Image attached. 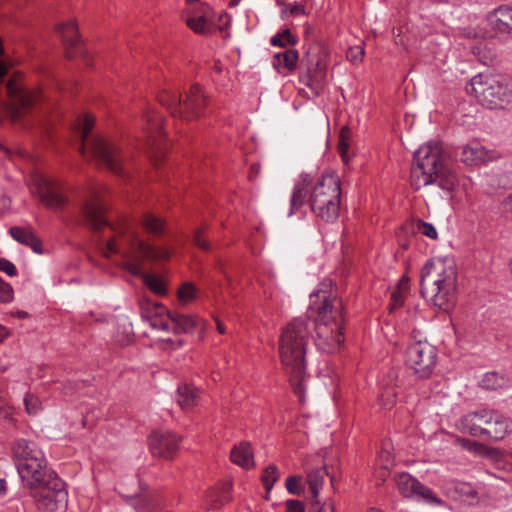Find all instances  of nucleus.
I'll return each mask as SVG.
<instances>
[{
	"label": "nucleus",
	"mask_w": 512,
	"mask_h": 512,
	"mask_svg": "<svg viewBox=\"0 0 512 512\" xmlns=\"http://www.w3.org/2000/svg\"><path fill=\"white\" fill-rule=\"evenodd\" d=\"M82 216L85 225L97 232L104 227L114 231L103 247V254L110 257L120 254L125 260L126 269L134 275H142L144 284L155 294L165 295L166 285L162 278L149 273H143V261H164L170 252L164 248H155L142 241L135 226L124 221L116 228L111 226L104 216V207L98 195L92 196L82 207Z\"/></svg>",
	"instance_id": "1"
},
{
	"label": "nucleus",
	"mask_w": 512,
	"mask_h": 512,
	"mask_svg": "<svg viewBox=\"0 0 512 512\" xmlns=\"http://www.w3.org/2000/svg\"><path fill=\"white\" fill-rule=\"evenodd\" d=\"M341 201V181L336 173L324 172L316 180L302 173L294 184L288 215L296 214L308 203L317 218L332 223L339 217Z\"/></svg>",
	"instance_id": "2"
},
{
	"label": "nucleus",
	"mask_w": 512,
	"mask_h": 512,
	"mask_svg": "<svg viewBox=\"0 0 512 512\" xmlns=\"http://www.w3.org/2000/svg\"><path fill=\"white\" fill-rule=\"evenodd\" d=\"M310 337V321L307 317L293 319L283 329L279 338L281 363L294 393L300 402L305 401L306 348Z\"/></svg>",
	"instance_id": "3"
},
{
	"label": "nucleus",
	"mask_w": 512,
	"mask_h": 512,
	"mask_svg": "<svg viewBox=\"0 0 512 512\" xmlns=\"http://www.w3.org/2000/svg\"><path fill=\"white\" fill-rule=\"evenodd\" d=\"M457 183L456 172L450 167L442 142L429 141L414 153L410 184L415 190L437 184L442 190L450 192Z\"/></svg>",
	"instance_id": "4"
},
{
	"label": "nucleus",
	"mask_w": 512,
	"mask_h": 512,
	"mask_svg": "<svg viewBox=\"0 0 512 512\" xmlns=\"http://www.w3.org/2000/svg\"><path fill=\"white\" fill-rule=\"evenodd\" d=\"M310 310L317 314L316 346L326 353L337 351L344 342L342 300L329 290L318 289L310 295Z\"/></svg>",
	"instance_id": "5"
},
{
	"label": "nucleus",
	"mask_w": 512,
	"mask_h": 512,
	"mask_svg": "<svg viewBox=\"0 0 512 512\" xmlns=\"http://www.w3.org/2000/svg\"><path fill=\"white\" fill-rule=\"evenodd\" d=\"M421 293L440 309L447 310L456 301L457 270L452 260L428 261L421 272Z\"/></svg>",
	"instance_id": "6"
},
{
	"label": "nucleus",
	"mask_w": 512,
	"mask_h": 512,
	"mask_svg": "<svg viewBox=\"0 0 512 512\" xmlns=\"http://www.w3.org/2000/svg\"><path fill=\"white\" fill-rule=\"evenodd\" d=\"M94 123L95 119L91 115H85L78 121L81 153L97 159L99 163L114 174L122 175L123 164L128 156L116 141L100 135L91 137L90 132L94 127Z\"/></svg>",
	"instance_id": "7"
},
{
	"label": "nucleus",
	"mask_w": 512,
	"mask_h": 512,
	"mask_svg": "<svg viewBox=\"0 0 512 512\" xmlns=\"http://www.w3.org/2000/svg\"><path fill=\"white\" fill-rule=\"evenodd\" d=\"M466 92L488 109L512 108V81L505 77L478 74L467 84Z\"/></svg>",
	"instance_id": "8"
},
{
	"label": "nucleus",
	"mask_w": 512,
	"mask_h": 512,
	"mask_svg": "<svg viewBox=\"0 0 512 512\" xmlns=\"http://www.w3.org/2000/svg\"><path fill=\"white\" fill-rule=\"evenodd\" d=\"M458 427L473 437L499 441L512 431V422L497 411L481 409L462 416Z\"/></svg>",
	"instance_id": "9"
},
{
	"label": "nucleus",
	"mask_w": 512,
	"mask_h": 512,
	"mask_svg": "<svg viewBox=\"0 0 512 512\" xmlns=\"http://www.w3.org/2000/svg\"><path fill=\"white\" fill-rule=\"evenodd\" d=\"M158 99L174 118L184 121H191L200 117L205 106V96L201 87L197 84L191 86L184 94L172 90H163Z\"/></svg>",
	"instance_id": "10"
},
{
	"label": "nucleus",
	"mask_w": 512,
	"mask_h": 512,
	"mask_svg": "<svg viewBox=\"0 0 512 512\" xmlns=\"http://www.w3.org/2000/svg\"><path fill=\"white\" fill-rule=\"evenodd\" d=\"M6 90L8 96L7 107L11 119L19 121L36 104L38 95L24 87L20 74H14L10 77Z\"/></svg>",
	"instance_id": "11"
},
{
	"label": "nucleus",
	"mask_w": 512,
	"mask_h": 512,
	"mask_svg": "<svg viewBox=\"0 0 512 512\" xmlns=\"http://www.w3.org/2000/svg\"><path fill=\"white\" fill-rule=\"evenodd\" d=\"M32 497L43 512H65L68 505V493L59 477L34 489Z\"/></svg>",
	"instance_id": "12"
},
{
	"label": "nucleus",
	"mask_w": 512,
	"mask_h": 512,
	"mask_svg": "<svg viewBox=\"0 0 512 512\" xmlns=\"http://www.w3.org/2000/svg\"><path fill=\"white\" fill-rule=\"evenodd\" d=\"M436 348L427 341L411 343L406 351V364L419 378H428L435 368Z\"/></svg>",
	"instance_id": "13"
},
{
	"label": "nucleus",
	"mask_w": 512,
	"mask_h": 512,
	"mask_svg": "<svg viewBox=\"0 0 512 512\" xmlns=\"http://www.w3.org/2000/svg\"><path fill=\"white\" fill-rule=\"evenodd\" d=\"M32 182L41 202L47 207L60 209L67 204L64 188L57 180L36 173L32 176Z\"/></svg>",
	"instance_id": "14"
},
{
	"label": "nucleus",
	"mask_w": 512,
	"mask_h": 512,
	"mask_svg": "<svg viewBox=\"0 0 512 512\" xmlns=\"http://www.w3.org/2000/svg\"><path fill=\"white\" fill-rule=\"evenodd\" d=\"M18 473L25 487L32 490L49 483L57 474L48 467L45 455L36 457L32 463L18 464Z\"/></svg>",
	"instance_id": "15"
},
{
	"label": "nucleus",
	"mask_w": 512,
	"mask_h": 512,
	"mask_svg": "<svg viewBox=\"0 0 512 512\" xmlns=\"http://www.w3.org/2000/svg\"><path fill=\"white\" fill-rule=\"evenodd\" d=\"M395 483L399 492L406 498L424 501L427 504L439 505L441 500L432 490L420 483L409 473H400L395 476Z\"/></svg>",
	"instance_id": "16"
},
{
	"label": "nucleus",
	"mask_w": 512,
	"mask_h": 512,
	"mask_svg": "<svg viewBox=\"0 0 512 512\" xmlns=\"http://www.w3.org/2000/svg\"><path fill=\"white\" fill-rule=\"evenodd\" d=\"M180 437L171 431H154L148 439L154 457L172 459L180 446Z\"/></svg>",
	"instance_id": "17"
},
{
	"label": "nucleus",
	"mask_w": 512,
	"mask_h": 512,
	"mask_svg": "<svg viewBox=\"0 0 512 512\" xmlns=\"http://www.w3.org/2000/svg\"><path fill=\"white\" fill-rule=\"evenodd\" d=\"M56 30L61 37L67 58L71 59L77 56L86 57V52L82 48L75 20L58 24Z\"/></svg>",
	"instance_id": "18"
},
{
	"label": "nucleus",
	"mask_w": 512,
	"mask_h": 512,
	"mask_svg": "<svg viewBox=\"0 0 512 512\" xmlns=\"http://www.w3.org/2000/svg\"><path fill=\"white\" fill-rule=\"evenodd\" d=\"M497 158H499V155L496 151L487 150L483 145L476 141L463 146L460 153L461 161L470 166L493 161Z\"/></svg>",
	"instance_id": "19"
},
{
	"label": "nucleus",
	"mask_w": 512,
	"mask_h": 512,
	"mask_svg": "<svg viewBox=\"0 0 512 512\" xmlns=\"http://www.w3.org/2000/svg\"><path fill=\"white\" fill-rule=\"evenodd\" d=\"M212 9L208 5L201 4L196 9H190L186 24L194 32L205 34L210 30Z\"/></svg>",
	"instance_id": "20"
},
{
	"label": "nucleus",
	"mask_w": 512,
	"mask_h": 512,
	"mask_svg": "<svg viewBox=\"0 0 512 512\" xmlns=\"http://www.w3.org/2000/svg\"><path fill=\"white\" fill-rule=\"evenodd\" d=\"M491 28L499 33L512 32V6L501 5L487 16Z\"/></svg>",
	"instance_id": "21"
},
{
	"label": "nucleus",
	"mask_w": 512,
	"mask_h": 512,
	"mask_svg": "<svg viewBox=\"0 0 512 512\" xmlns=\"http://www.w3.org/2000/svg\"><path fill=\"white\" fill-rule=\"evenodd\" d=\"M12 451L16 466H18V464L32 463L36 457L38 458L44 455L43 451L36 443L25 439L17 440Z\"/></svg>",
	"instance_id": "22"
},
{
	"label": "nucleus",
	"mask_w": 512,
	"mask_h": 512,
	"mask_svg": "<svg viewBox=\"0 0 512 512\" xmlns=\"http://www.w3.org/2000/svg\"><path fill=\"white\" fill-rule=\"evenodd\" d=\"M299 53L295 49H288L284 52L276 53L273 56L272 65L278 73L288 75L297 67Z\"/></svg>",
	"instance_id": "23"
},
{
	"label": "nucleus",
	"mask_w": 512,
	"mask_h": 512,
	"mask_svg": "<svg viewBox=\"0 0 512 512\" xmlns=\"http://www.w3.org/2000/svg\"><path fill=\"white\" fill-rule=\"evenodd\" d=\"M9 232L17 242L30 247L36 253H42L41 241L35 236L31 228L14 226L10 228Z\"/></svg>",
	"instance_id": "24"
},
{
	"label": "nucleus",
	"mask_w": 512,
	"mask_h": 512,
	"mask_svg": "<svg viewBox=\"0 0 512 512\" xmlns=\"http://www.w3.org/2000/svg\"><path fill=\"white\" fill-rule=\"evenodd\" d=\"M199 391L192 385L182 384L177 389L176 401L182 410L188 411L198 405Z\"/></svg>",
	"instance_id": "25"
},
{
	"label": "nucleus",
	"mask_w": 512,
	"mask_h": 512,
	"mask_svg": "<svg viewBox=\"0 0 512 512\" xmlns=\"http://www.w3.org/2000/svg\"><path fill=\"white\" fill-rule=\"evenodd\" d=\"M120 493L124 498L128 499L130 505L137 512H153L157 507V501L155 497L149 493L129 495L124 493L122 487H120Z\"/></svg>",
	"instance_id": "26"
},
{
	"label": "nucleus",
	"mask_w": 512,
	"mask_h": 512,
	"mask_svg": "<svg viewBox=\"0 0 512 512\" xmlns=\"http://www.w3.org/2000/svg\"><path fill=\"white\" fill-rule=\"evenodd\" d=\"M231 461L245 469H249L254 466L253 451L248 442H241L235 446L230 453Z\"/></svg>",
	"instance_id": "27"
},
{
	"label": "nucleus",
	"mask_w": 512,
	"mask_h": 512,
	"mask_svg": "<svg viewBox=\"0 0 512 512\" xmlns=\"http://www.w3.org/2000/svg\"><path fill=\"white\" fill-rule=\"evenodd\" d=\"M170 317V330L175 333H190L192 332L197 324L199 319L190 316L181 314L178 312H171Z\"/></svg>",
	"instance_id": "28"
},
{
	"label": "nucleus",
	"mask_w": 512,
	"mask_h": 512,
	"mask_svg": "<svg viewBox=\"0 0 512 512\" xmlns=\"http://www.w3.org/2000/svg\"><path fill=\"white\" fill-rule=\"evenodd\" d=\"M325 71L322 68L309 70L307 75L301 77L300 81L310 87L316 95L321 94L324 87Z\"/></svg>",
	"instance_id": "29"
},
{
	"label": "nucleus",
	"mask_w": 512,
	"mask_h": 512,
	"mask_svg": "<svg viewBox=\"0 0 512 512\" xmlns=\"http://www.w3.org/2000/svg\"><path fill=\"white\" fill-rule=\"evenodd\" d=\"M144 119L147 122L146 129L149 131L151 137L156 139L158 135L160 136L163 129V120L161 116L153 110H148L144 114Z\"/></svg>",
	"instance_id": "30"
},
{
	"label": "nucleus",
	"mask_w": 512,
	"mask_h": 512,
	"mask_svg": "<svg viewBox=\"0 0 512 512\" xmlns=\"http://www.w3.org/2000/svg\"><path fill=\"white\" fill-rule=\"evenodd\" d=\"M140 308L141 315L146 321H149V316L162 317L163 315L171 313L162 304L152 303L149 301L141 302Z\"/></svg>",
	"instance_id": "31"
},
{
	"label": "nucleus",
	"mask_w": 512,
	"mask_h": 512,
	"mask_svg": "<svg viewBox=\"0 0 512 512\" xmlns=\"http://www.w3.org/2000/svg\"><path fill=\"white\" fill-rule=\"evenodd\" d=\"M324 475V468H319L307 473V481L313 498H316L319 494V490L322 487V483L324 480Z\"/></svg>",
	"instance_id": "32"
},
{
	"label": "nucleus",
	"mask_w": 512,
	"mask_h": 512,
	"mask_svg": "<svg viewBox=\"0 0 512 512\" xmlns=\"http://www.w3.org/2000/svg\"><path fill=\"white\" fill-rule=\"evenodd\" d=\"M142 224L145 229L155 235H160L164 231L165 224L159 217L147 213L142 220Z\"/></svg>",
	"instance_id": "33"
},
{
	"label": "nucleus",
	"mask_w": 512,
	"mask_h": 512,
	"mask_svg": "<svg viewBox=\"0 0 512 512\" xmlns=\"http://www.w3.org/2000/svg\"><path fill=\"white\" fill-rule=\"evenodd\" d=\"M279 479V472L278 468L274 464L268 465L265 470L263 471V474L261 476L262 483L266 489V492L269 493L274 483Z\"/></svg>",
	"instance_id": "34"
},
{
	"label": "nucleus",
	"mask_w": 512,
	"mask_h": 512,
	"mask_svg": "<svg viewBox=\"0 0 512 512\" xmlns=\"http://www.w3.org/2000/svg\"><path fill=\"white\" fill-rule=\"evenodd\" d=\"M504 384L505 379L502 376H499L496 372L486 373L481 380L482 387L491 390L501 388L504 386Z\"/></svg>",
	"instance_id": "35"
},
{
	"label": "nucleus",
	"mask_w": 512,
	"mask_h": 512,
	"mask_svg": "<svg viewBox=\"0 0 512 512\" xmlns=\"http://www.w3.org/2000/svg\"><path fill=\"white\" fill-rule=\"evenodd\" d=\"M377 464L383 469L382 476L385 477L394 465V457L387 448H382L377 457Z\"/></svg>",
	"instance_id": "36"
},
{
	"label": "nucleus",
	"mask_w": 512,
	"mask_h": 512,
	"mask_svg": "<svg viewBox=\"0 0 512 512\" xmlns=\"http://www.w3.org/2000/svg\"><path fill=\"white\" fill-rule=\"evenodd\" d=\"M270 43L272 46L285 47L288 44L294 45L296 38L291 34L289 29H285L283 32L274 35Z\"/></svg>",
	"instance_id": "37"
},
{
	"label": "nucleus",
	"mask_w": 512,
	"mask_h": 512,
	"mask_svg": "<svg viewBox=\"0 0 512 512\" xmlns=\"http://www.w3.org/2000/svg\"><path fill=\"white\" fill-rule=\"evenodd\" d=\"M197 289L190 283L186 282L178 290V299L181 303L186 304L196 297Z\"/></svg>",
	"instance_id": "38"
},
{
	"label": "nucleus",
	"mask_w": 512,
	"mask_h": 512,
	"mask_svg": "<svg viewBox=\"0 0 512 512\" xmlns=\"http://www.w3.org/2000/svg\"><path fill=\"white\" fill-rule=\"evenodd\" d=\"M24 405L26 412L29 415H36L39 411L42 410V402L40 399L31 393H27L24 398Z\"/></svg>",
	"instance_id": "39"
},
{
	"label": "nucleus",
	"mask_w": 512,
	"mask_h": 512,
	"mask_svg": "<svg viewBox=\"0 0 512 512\" xmlns=\"http://www.w3.org/2000/svg\"><path fill=\"white\" fill-rule=\"evenodd\" d=\"M171 313L163 315L162 317H152L149 316V321H147L150 326L157 330L168 331L170 330V316Z\"/></svg>",
	"instance_id": "40"
},
{
	"label": "nucleus",
	"mask_w": 512,
	"mask_h": 512,
	"mask_svg": "<svg viewBox=\"0 0 512 512\" xmlns=\"http://www.w3.org/2000/svg\"><path fill=\"white\" fill-rule=\"evenodd\" d=\"M305 15V8L300 3L287 4L281 11V18L285 19L289 16H300Z\"/></svg>",
	"instance_id": "41"
},
{
	"label": "nucleus",
	"mask_w": 512,
	"mask_h": 512,
	"mask_svg": "<svg viewBox=\"0 0 512 512\" xmlns=\"http://www.w3.org/2000/svg\"><path fill=\"white\" fill-rule=\"evenodd\" d=\"M416 229L420 234L427 236L430 239L435 240L438 237L436 228L431 223L425 222L423 220H418L416 222Z\"/></svg>",
	"instance_id": "42"
},
{
	"label": "nucleus",
	"mask_w": 512,
	"mask_h": 512,
	"mask_svg": "<svg viewBox=\"0 0 512 512\" xmlns=\"http://www.w3.org/2000/svg\"><path fill=\"white\" fill-rule=\"evenodd\" d=\"M458 442L460 443L462 448H464L467 451L473 452L475 454H479V455L484 454V452L486 450V446H484L483 444H481L477 441H474V440L459 439Z\"/></svg>",
	"instance_id": "43"
},
{
	"label": "nucleus",
	"mask_w": 512,
	"mask_h": 512,
	"mask_svg": "<svg viewBox=\"0 0 512 512\" xmlns=\"http://www.w3.org/2000/svg\"><path fill=\"white\" fill-rule=\"evenodd\" d=\"M379 401L384 408H386V409L391 408L395 404V401H396L395 390L393 388L385 389V391H383L380 394Z\"/></svg>",
	"instance_id": "44"
},
{
	"label": "nucleus",
	"mask_w": 512,
	"mask_h": 512,
	"mask_svg": "<svg viewBox=\"0 0 512 512\" xmlns=\"http://www.w3.org/2000/svg\"><path fill=\"white\" fill-rule=\"evenodd\" d=\"M286 488L290 494L299 495L302 491L301 477L290 476L286 479Z\"/></svg>",
	"instance_id": "45"
},
{
	"label": "nucleus",
	"mask_w": 512,
	"mask_h": 512,
	"mask_svg": "<svg viewBox=\"0 0 512 512\" xmlns=\"http://www.w3.org/2000/svg\"><path fill=\"white\" fill-rule=\"evenodd\" d=\"M13 299V288L0 277V302L7 303Z\"/></svg>",
	"instance_id": "46"
},
{
	"label": "nucleus",
	"mask_w": 512,
	"mask_h": 512,
	"mask_svg": "<svg viewBox=\"0 0 512 512\" xmlns=\"http://www.w3.org/2000/svg\"><path fill=\"white\" fill-rule=\"evenodd\" d=\"M364 54H365V51H364V48L362 46H354V47H351L348 51H347V59L349 61H351L352 63H360L364 57Z\"/></svg>",
	"instance_id": "47"
},
{
	"label": "nucleus",
	"mask_w": 512,
	"mask_h": 512,
	"mask_svg": "<svg viewBox=\"0 0 512 512\" xmlns=\"http://www.w3.org/2000/svg\"><path fill=\"white\" fill-rule=\"evenodd\" d=\"M204 228H197L193 234V243L202 250H208L209 242L203 238Z\"/></svg>",
	"instance_id": "48"
},
{
	"label": "nucleus",
	"mask_w": 512,
	"mask_h": 512,
	"mask_svg": "<svg viewBox=\"0 0 512 512\" xmlns=\"http://www.w3.org/2000/svg\"><path fill=\"white\" fill-rule=\"evenodd\" d=\"M345 133H346V131H344V130L341 131L340 141H339V144H338V152L340 153V155L342 157V160L345 163H348V161H349V155H348L349 144H348L347 139L345 137Z\"/></svg>",
	"instance_id": "49"
},
{
	"label": "nucleus",
	"mask_w": 512,
	"mask_h": 512,
	"mask_svg": "<svg viewBox=\"0 0 512 512\" xmlns=\"http://www.w3.org/2000/svg\"><path fill=\"white\" fill-rule=\"evenodd\" d=\"M0 271L11 277L17 274L15 265L11 261L4 258H0Z\"/></svg>",
	"instance_id": "50"
},
{
	"label": "nucleus",
	"mask_w": 512,
	"mask_h": 512,
	"mask_svg": "<svg viewBox=\"0 0 512 512\" xmlns=\"http://www.w3.org/2000/svg\"><path fill=\"white\" fill-rule=\"evenodd\" d=\"M286 512H305L304 504L295 499L286 501Z\"/></svg>",
	"instance_id": "51"
},
{
	"label": "nucleus",
	"mask_w": 512,
	"mask_h": 512,
	"mask_svg": "<svg viewBox=\"0 0 512 512\" xmlns=\"http://www.w3.org/2000/svg\"><path fill=\"white\" fill-rule=\"evenodd\" d=\"M313 510L315 512H335V507L334 503L331 500L325 501L322 504L316 501L313 504Z\"/></svg>",
	"instance_id": "52"
},
{
	"label": "nucleus",
	"mask_w": 512,
	"mask_h": 512,
	"mask_svg": "<svg viewBox=\"0 0 512 512\" xmlns=\"http://www.w3.org/2000/svg\"><path fill=\"white\" fill-rule=\"evenodd\" d=\"M406 293L394 290L391 294V309H395L403 304Z\"/></svg>",
	"instance_id": "53"
},
{
	"label": "nucleus",
	"mask_w": 512,
	"mask_h": 512,
	"mask_svg": "<svg viewBox=\"0 0 512 512\" xmlns=\"http://www.w3.org/2000/svg\"><path fill=\"white\" fill-rule=\"evenodd\" d=\"M13 411L4 400L0 399V419L12 420Z\"/></svg>",
	"instance_id": "54"
},
{
	"label": "nucleus",
	"mask_w": 512,
	"mask_h": 512,
	"mask_svg": "<svg viewBox=\"0 0 512 512\" xmlns=\"http://www.w3.org/2000/svg\"><path fill=\"white\" fill-rule=\"evenodd\" d=\"M4 54V48H3V44H2V40L0 39V56H2ZM8 72V66L7 64L0 60V84L2 83V80H3V77L7 74Z\"/></svg>",
	"instance_id": "55"
},
{
	"label": "nucleus",
	"mask_w": 512,
	"mask_h": 512,
	"mask_svg": "<svg viewBox=\"0 0 512 512\" xmlns=\"http://www.w3.org/2000/svg\"><path fill=\"white\" fill-rule=\"evenodd\" d=\"M395 290L407 293L409 290V279L406 277H402Z\"/></svg>",
	"instance_id": "56"
},
{
	"label": "nucleus",
	"mask_w": 512,
	"mask_h": 512,
	"mask_svg": "<svg viewBox=\"0 0 512 512\" xmlns=\"http://www.w3.org/2000/svg\"><path fill=\"white\" fill-rule=\"evenodd\" d=\"M9 335V331L6 327L0 325V343L3 342Z\"/></svg>",
	"instance_id": "57"
},
{
	"label": "nucleus",
	"mask_w": 512,
	"mask_h": 512,
	"mask_svg": "<svg viewBox=\"0 0 512 512\" xmlns=\"http://www.w3.org/2000/svg\"><path fill=\"white\" fill-rule=\"evenodd\" d=\"M504 208L505 210L512 212V194L505 199Z\"/></svg>",
	"instance_id": "58"
},
{
	"label": "nucleus",
	"mask_w": 512,
	"mask_h": 512,
	"mask_svg": "<svg viewBox=\"0 0 512 512\" xmlns=\"http://www.w3.org/2000/svg\"><path fill=\"white\" fill-rule=\"evenodd\" d=\"M6 494V481L4 479H0V498L4 497Z\"/></svg>",
	"instance_id": "59"
},
{
	"label": "nucleus",
	"mask_w": 512,
	"mask_h": 512,
	"mask_svg": "<svg viewBox=\"0 0 512 512\" xmlns=\"http://www.w3.org/2000/svg\"><path fill=\"white\" fill-rule=\"evenodd\" d=\"M16 317L20 318V319H24V318H27L28 317V313L25 312V311H17L15 312L14 314Z\"/></svg>",
	"instance_id": "60"
},
{
	"label": "nucleus",
	"mask_w": 512,
	"mask_h": 512,
	"mask_svg": "<svg viewBox=\"0 0 512 512\" xmlns=\"http://www.w3.org/2000/svg\"><path fill=\"white\" fill-rule=\"evenodd\" d=\"M217 330H218V331H219V333H221V334H224V333H225V327H224V325H223L221 322H219V321H217Z\"/></svg>",
	"instance_id": "61"
},
{
	"label": "nucleus",
	"mask_w": 512,
	"mask_h": 512,
	"mask_svg": "<svg viewBox=\"0 0 512 512\" xmlns=\"http://www.w3.org/2000/svg\"><path fill=\"white\" fill-rule=\"evenodd\" d=\"M198 2V0H187V3L191 6V9H195L193 5Z\"/></svg>",
	"instance_id": "62"
},
{
	"label": "nucleus",
	"mask_w": 512,
	"mask_h": 512,
	"mask_svg": "<svg viewBox=\"0 0 512 512\" xmlns=\"http://www.w3.org/2000/svg\"><path fill=\"white\" fill-rule=\"evenodd\" d=\"M509 268H510V271H511V273H512V259H511V260H510V262H509Z\"/></svg>",
	"instance_id": "63"
},
{
	"label": "nucleus",
	"mask_w": 512,
	"mask_h": 512,
	"mask_svg": "<svg viewBox=\"0 0 512 512\" xmlns=\"http://www.w3.org/2000/svg\"><path fill=\"white\" fill-rule=\"evenodd\" d=\"M368 512H380V511H378L377 509L372 508Z\"/></svg>",
	"instance_id": "64"
}]
</instances>
